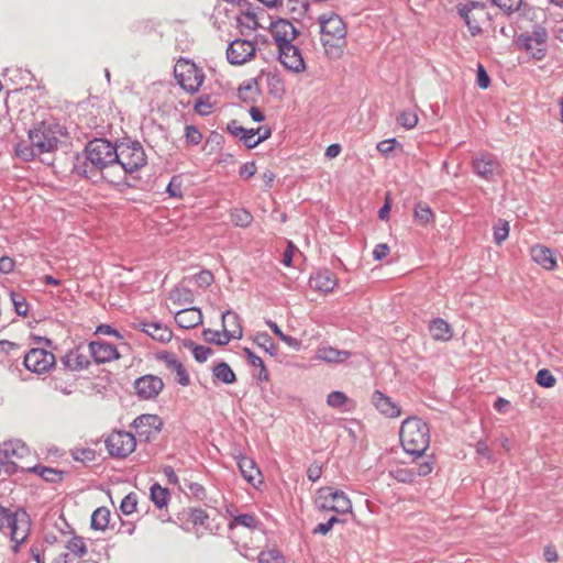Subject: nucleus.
I'll list each match as a JSON object with an SVG mask.
<instances>
[{"mask_svg":"<svg viewBox=\"0 0 563 563\" xmlns=\"http://www.w3.org/2000/svg\"><path fill=\"white\" fill-rule=\"evenodd\" d=\"M389 474L399 483L410 484L415 481V473L408 468L399 467L390 471Z\"/></svg>","mask_w":563,"mask_h":563,"instance_id":"56","label":"nucleus"},{"mask_svg":"<svg viewBox=\"0 0 563 563\" xmlns=\"http://www.w3.org/2000/svg\"><path fill=\"white\" fill-rule=\"evenodd\" d=\"M166 192L172 198H183V178L180 175H174L166 187Z\"/></svg>","mask_w":563,"mask_h":563,"instance_id":"55","label":"nucleus"},{"mask_svg":"<svg viewBox=\"0 0 563 563\" xmlns=\"http://www.w3.org/2000/svg\"><path fill=\"white\" fill-rule=\"evenodd\" d=\"M268 93L275 98H282L285 93V84L278 74H267Z\"/></svg>","mask_w":563,"mask_h":563,"instance_id":"40","label":"nucleus"},{"mask_svg":"<svg viewBox=\"0 0 563 563\" xmlns=\"http://www.w3.org/2000/svg\"><path fill=\"white\" fill-rule=\"evenodd\" d=\"M19 516L16 523L9 530L12 543H24L31 530V521L27 512L23 509H19Z\"/></svg>","mask_w":563,"mask_h":563,"instance_id":"23","label":"nucleus"},{"mask_svg":"<svg viewBox=\"0 0 563 563\" xmlns=\"http://www.w3.org/2000/svg\"><path fill=\"white\" fill-rule=\"evenodd\" d=\"M548 37L547 29L540 24H536L531 32L519 34L516 44L519 49L529 53L534 59L541 60L547 54Z\"/></svg>","mask_w":563,"mask_h":563,"instance_id":"6","label":"nucleus"},{"mask_svg":"<svg viewBox=\"0 0 563 563\" xmlns=\"http://www.w3.org/2000/svg\"><path fill=\"white\" fill-rule=\"evenodd\" d=\"M493 4L498 7L506 15L518 12L526 7L523 0H492Z\"/></svg>","mask_w":563,"mask_h":563,"instance_id":"48","label":"nucleus"},{"mask_svg":"<svg viewBox=\"0 0 563 563\" xmlns=\"http://www.w3.org/2000/svg\"><path fill=\"white\" fill-rule=\"evenodd\" d=\"M431 336L437 341L446 342L453 336L451 325L442 318L433 319L429 324Z\"/></svg>","mask_w":563,"mask_h":563,"instance_id":"32","label":"nucleus"},{"mask_svg":"<svg viewBox=\"0 0 563 563\" xmlns=\"http://www.w3.org/2000/svg\"><path fill=\"white\" fill-rule=\"evenodd\" d=\"M485 9V4L478 1H471L457 8V12L464 20L472 36L481 35L483 33L481 23L485 19L490 18Z\"/></svg>","mask_w":563,"mask_h":563,"instance_id":"11","label":"nucleus"},{"mask_svg":"<svg viewBox=\"0 0 563 563\" xmlns=\"http://www.w3.org/2000/svg\"><path fill=\"white\" fill-rule=\"evenodd\" d=\"M372 404L382 415L388 418H397L401 413L400 407L380 390H375L373 393Z\"/></svg>","mask_w":563,"mask_h":563,"instance_id":"22","label":"nucleus"},{"mask_svg":"<svg viewBox=\"0 0 563 563\" xmlns=\"http://www.w3.org/2000/svg\"><path fill=\"white\" fill-rule=\"evenodd\" d=\"M212 375L218 380L224 384H234L236 382V375L225 362H220L212 368Z\"/></svg>","mask_w":563,"mask_h":563,"instance_id":"38","label":"nucleus"},{"mask_svg":"<svg viewBox=\"0 0 563 563\" xmlns=\"http://www.w3.org/2000/svg\"><path fill=\"white\" fill-rule=\"evenodd\" d=\"M413 214L416 220L421 224H427L433 221L434 214L428 203L419 201L415 206Z\"/></svg>","mask_w":563,"mask_h":563,"instance_id":"45","label":"nucleus"},{"mask_svg":"<svg viewBox=\"0 0 563 563\" xmlns=\"http://www.w3.org/2000/svg\"><path fill=\"white\" fill-rule=\"evenodd\" d=\"M258 560H260V562H266V563H269L271 561H273L274 563H282L283 556L279 554L278 551L271 550L267 552H265V551L261 552Z\"/></svg>","mask_w":563,"mask_h":563,"instance_id":"64","label":"nucleus"},{"mask_svg":"<svg viewBox=\"0 0 563 563\" xmlns=\"http://www.w3.org/2000/svg\"><path fill=\"white\" fill-rule=\"evenodd\" d=\"M262 130L263 126L257 129H245V132L241 136V142H243L247 148L256 147L261 142L269 139L272 135V130L265 129L264 134H261L257 139H255V135L261 133Z\"/></svg>","mask_w":563,"mask_h":563,"instance_id":"34","label":"nucleus"},{"mask_svg":"<svg viewBox=\"0 0 563 563\" xmlns=\"http://www.w3.org/2000/svg\"><path fill=\"white\" fill-rule=\"evenodd\" d=\"M320 32L330 38H322L323 46L333 47L336 49V55L342 54L341 47L345 43L346 26L340 15L334 12L322 14L319 16Z\"/></svg>","mask_w":563,"mask_h":563,"instance_id":"5","label":"nucleus"},{"mask_svg":"<svg viewBox=\"0 0 563 563\" xmlns=\"http://www.w3.org/2000/svg\"><path fill=\"white\" fill-rule=\"evenodd\" d=\"M530 255L534 263L548 271H553L556 267V260L554 252L541 244H536L530 249Z\"/></svg>","mask_w":563,"mask_h":563,"instance_id":"25","label":"nucleus"},{"mask_svg":"<svg viewBox=\"0 0 563 563\" xmlns=\"http://www.w3.org/2000/svg\"><path fill=\"white\" fill-rule=\"evenodd\" d=\"M56 363L55 355L45 349H31L23 357L24 367L35 374L47 373Z\"/></svg>","mask_w":563,"mask_h":563,"instance_id":"12","label":"nucleus"},{"mask_svg":"<svg viewBox=\"0 0 563 563\" xmlns=\"http://www.w3.org/2000/svg\"><path fill=\"white\" fill-rule=\"evenodd\" d=\"M174 74L178 85L190 95L198 92L205 80L203 71L189 60H178Z\"/></svg>","mask_w":563,"mask_h":563,"instance_id":"7","label":"nucleus"},{"mask_svg":"<svg viewBox=\"0 0 563 563\" xmlns=\"http://www.w3.org/2000/svg\"><path fill=\"white\" fill-rule=\"evenodd\" d=\"M309 284L316 290L331 292L338 284V278L329 268H321L310 276Z\"/></svg>","mask_w":563,"mask_h":563,"instance_id":"21","label":"nucleus"},{"mask_svg":"<svg viewBox=\"0 0 563 563\" xmlns=\"http://www.w3.org/2000/svg\"><path fill=\"white\" fill-rule=\"evenodd\" d=\"M137 496L135 493L128 494L121 501L120 510L123 515H131L136 510Z\"/></svg>","mask_w":563,"mask_h":563,"instance_id":"57","label":"nucleus"},{"mask_svg":"<svg viewBox=\"0 0 563 563\" xmlns=\"http://www.w3.org/2000/svg\"><path fill=\"white\" fill-rule=\"evenodd\" d=\"M90 357L89 351L86 352L84 345L79 344L60 357V364L67 371L80 372L90 366Z\"/></svg>","mask_w":563,"mask_h":563,"instance_id":"16","label":"nucleus"},{"mask_svg":"<svg viewBox=\"0 0 563 563\" xmlns=\"http://www.w3.org/2000/svg\"><path fill=\"white\" fill-rule=\"evenodd\" d=\"M266 324L269 327V329L273 331V333L278 336L283 342H285L288 346L292 347L294 350L298 351L301 347V341L298 339L285 334L282 329L278 327V324L272 320H267Z\"/></svg>","mask_w":563,"mask_h":563,"instance_id":"41","label":"nucleus"},{"mask_svg":"<svg viewBox=\"0 0 563 563\" xmlns=\"http://www.w3.org/2000/svg\"><path fill=\"white\" fill-rule=\"evenodd\" d=\"M349 402H351L349 397L343 391H340V390L331 391L327 396V405L331 408L340 409L342 411H347L349 409L345 408L344 406Z\"/></svg>","mask_w":563,"mask_h":563,"instance_id":"43","label":"nucleus"},{"mask_svg":"<svg viewBox=\"0 0 563 563\" xmlns=\"http://www.w3.org/2000/svg\"><path fill=\"white\" fill-rule=\"evenodd\" d=\"M255 51L251 41L236 38L227 48V59L231 65H243L255 56Z\"/></svg>","mask_w":563,"mask_h":563,"instance_id":"15","label":"nucleus"},{"mask_svg":"<svg viewBox=\"0 0 563 563\" xmlns=\"http://www.w3.org/2000/svg\"><path fill=\"white\" fill-rule=\"evenodd\" d=\"M172 299L179 305H190L194 302L195 297L191 289L183 286H177L172 291Z\"/></svg>","mask_w":563,"mask_h":563,"instance_id":"46","label":"nucleus"},{"mask_svg":"<svg viewBox=\"0 0 563 563\" xmlns=\"http://www.w3.org/2000/svg\"><path fill=\"white\" fill-rule=\"evenodd\" d=\"M196 283L201 288L209 287L213 282V275L209 271H201L195 275Z\"/></svg>","mask_w":563,"mask_h":563,"instance_id":"63","label":"nucleus"},{"mask_svg":"<svg viewBox=\"0 0 563 563\" xmlns=\"http://www.w3.org/2000/svg\"><path fill=\"white\" fill-rule=\"evenodd\" d=\"M110 521V510L106 507L97 508L91 515L90 527L93 530L103 531Z\"/></svg>","mask_w":563,"mask_h":563,"instance_id":"39","label":"nucleus"},{"mask_svg":"<svg viewBox=\"0 0 563 563\" xmlns=\"http://www.w3.org/2000/svg\"><path fill=\"white\" fill-rule=\"evenodd\" d=\"M280 63L294 73H301L306 69V64L298 46L294 44L278 46Z\"/></svg>","mask_w":563,"mask_h":563,"instance_id":"18","label":"nucleus"},{"mask_svg":"<svg viewBox=\"0 0 563 563\" xmlns=\"http://www.w3.org/2000/svg\"><path fill=\"white\" fill-rule=\"evenodd\" d=\"M19 510L15 512H12L9 508L3 507L0 505V531L7 532L10 530V528L16 523V520L19 519Z\"/></svg>","mask_w":563,"mask_h":563,"instance_id":"42","label":"nucleus"},{"mask_svg":"<svg viewBox=\"0 0 563 563\" xmlns=\"http://www.w3.org/2000/svg\"><path fill=\"white\" fill-rule=\"evenodd\" d=\"M254 342L260 346L263 347L267 353L271 355H276L277 349L276 345L272 339V336L266 332L257 333Z\"/></svg>","mask_w":563,"mask_h":563,"instance_id":"53","label":"nucleus"},{"mask_svg":"<svg viewBox=\"0 0 563 563\" xmlns=\"http://www.w3.org/2000/svg\"><path fill=\"white\" fill-rule=\"evenodd\" d=\"M494 242L501 245L509 235V222L504 219H498L493 228Z\"/></svg>","mask_w":563,"mask_h":563,"instance_id":"47","label":"nucleus"},{"mask_svg":"<svg viewBox=\"0 0 563 563\" xmlns=\"http://www.w3.org/2000/svg\"><path fill=\"white\" fill-rule=\"evenodd\" d=\"M71 456L75 461L91 462L96 459V452L90 448H77L71 451Z\"/></svg>","mask_w":563,"mask_h":563,"instance_id":"59","label":"nucleus"},{"mask_svg":"<svg viewBox=\"0 0 563 563\" xmlns=\"http://www.w3.org/2000/svg\"><path fill=\"white\" fill-rule=\"evenodd\" d=\"M397 123L406 130H411L418 124V115L412 110H404L397 117Z\"/></svg>","mask_w":563,"mask_h":563,"instance_id":"52","label":"nucleus"},{"mask_svg":"<svg viewBox=\"0 0 563 563\" xmlns=\"http://www.w3.org/2000/svg\"><path fill=\"white\" fill-rule=\"evenodd\" d=\"M139 329L158 342H169L172 339V331L161 322H145L139 323Z\"/></svg>","mask_w":563,"mask_h":563,"instance_id":"28","label":"nucleus"},{"mask_svg":"<svg viewBox=\"0 0 563 563\" xmlns=\"http://www.w3.org/2000/svg\"><path fill=\"white\" fill-rule=\"evenodd\" d=\"M238 95L241 101L250 104H254L257 101V97L261 95V88L257 78H251L243 81L238 89Z\"/></svg>","mask_w":563,"mask_h":563,"instance_id":"30","label":"nucleus"},{"mask_svg":"<svg viewBox=\"0 0 563 563\" xmlns=\"http://www.w3.org/2000/svg\"><path fill=\"white\" fill-rule=\"evenodd\" d=\"M317 505L320 510L347 514L352 511V503L346 494L332 487H322L318 490Z\"/></svg>","mask_w":563,"mask_h":563,"instance_id":"8","label":"nucleus"},{"mask_svg":"<svg viewBox=\"0 0 563 563\" xmlns=\"http://www.w3.org/2000/svg\"><path fill=\"white\" fill-rule=\"evenodd\" d=\"M140 437L150 440L153 435L161 432L163 428V420L157 415L145 413L136 417L132 424Z\"/></svg>","mask_w":563,"mask_h":563,"instance_id":"17","label":"nucleus"},{"mask_svg":"<svg viewBox=\"0 0 563 563\" xmlns=\"http://www.w3.org/2000/svg\"><path fill=\"white\" fill-rule=\"evenodd\" d=\"M159 358L165 362V365L169 371L176 373L179 385L188 386L190 384V378L185 366L178 361L175 354L164 352L161 354Z\"/></svg>","mask_w":563,"mask_h":563,"instance_id":"29","label":"nucleus"},{"mask_svg":"<svg viewBox=\"0 0 563 563\" xmlns=\"http://www.w3.org/2000/svg\"><path fill=\"white\" fill-rule=\"evenodd\" d=\"M107 451L111 457L125 459L136 448L135 437L124 430H113L104 440Z\"/></svg>","mask_w":563,"mask_h":563,"instance_id":"9","label":"nucleus"},{"mask_svg":"<svg viewBox=\"0 0 563 563\" xmlns=\"http://www.w3.org/2000/svg\"><path fill=\"white\" fill-rule=\"evenodd\" d=\"M474 173L481 178L494 181L501 172V165L492 153H481L472 159Z\"/></svg>","mask_w":563,"mask_h":563,"instance_id":"13","label":"nucleus"},{"mask_svg":"<svg viewBox=\"0 0 563 563\" xmlns=\"http://www.w3.org/2000/svg\"><path fill=\"white\" fill-rule=\"evenodd\" d=\"M10 298H11V301H12V305L14 307V311L16 312V314H19L21 317H26L29 313L30 306H29V302L26 301L25 297L20 292L11 291Z\"/></svg>","mask_w":563,"mask_h":563,"instance_id":"50","label":"nucleus"},{"mask_svg":"<svg viewBox=\"0 0 563 563\" xmlns=\"http://www.w3.org/2000/svg\"><path fill=\"white\" fill-rule=\"evenodd\" d=\"M271 32L277 46L291 44V42L299 34L294 24L285 19H279L278 21L272 23Z\"/></svg>","mask_w":563,"mask_h":563,"instance_id":"20","label":"nucleus"},{"mask_svg":"<svg viewBox=\"0 0 563 563\" xmlns=\"http://www.w3.org/2000/svg\"><path fill=\"white\" fill-rule=\"evenodd\" d=\"M351 357V352L346 350H338L333 346H320L316 351V360L325 363L341 364Z\"/></svg>","mask_w":563,"mask_h":563,"instance_id":"27","label":"nucleus"},{"mask_svg":"<svg viewBox=\"0 0 563 563\" xmlns=\"http://www.w3.org/2000/svg\"><path fill=\"white\" fill-rule=\"evenodd\" d=\"M221 319L222 327H230V330H240L243 333L241 318L236 312L232 310H225L222 312Z\"/></svg>","mask_w":563,"mask_h":563,"instance_id":"51","label":"nucleus"},{"mask_svg":"<svg viewBox=\"0 0 563 563\" xmlns=\"http://www.w3.org/2000/svg\"><path fill=\"white\" fill-rule=\"evenodd\" d=\"M205 341L219 346L227 345L232 339H241L242 332L240 330H229L223 327L222 331L205 329L202 332Z\"/></svg>","mask_w":563,"mask_h":563,"instance_id":"24","label":"nucleus"},{"mask_svg":"<svg viewBox=\"0 0 563 563\" xmlns=\"http://www.w3.org/2000/svg\"><path fill=\"white\" fill-rule=\"evenodd\" d=\"M150 499L158 508L167 507L170 500V493L168 488L162 487L158 483H154L150 488Z\"/></svg>","mask_w":563,"mask_h":563,"instance_id":"36","label":"nucleus"},{"mask_svg":"<svg viewBox=\"0 0 563 563\" xmlns=\"http://www.w3.org/2000/svg\"><path fill=\"white\" fill-rule=\"evenodd\" d=\"M88 350L90 356L97 364H103L120 358L117 346L102 340L91 341L88 344Z\"/></svg>","mask_w":563,"mask_h":563,"instance_id":"19","label":"nucleus"},{"mask_svg":"<svg viewBox=\"0 0 563 563\" xmlns=\"http://www.w3.org/2000/svg\"><path fill=\"white\" fill-rule=\"evenodd\" d=\"M185 139L189 145H198L202 140V134L195 125H186Z\"/></svg>","mask_w":563,"mask_h":563,"instance_id":"60","label":"nucleus"},{"mask_svg":"<svg viewBox=\"0 0 563 563\" xmlns=\"http://www.w3.org/2000/svg\"><path fill=\"white\" fill-rule=\"evenodd\" d=\"M399 437L404 450L411 455L421 456L430 445V428L418 417L402 421Z\"/></svg>","mask_w":563,"mask_h":563,"instance_id":"4","label":"nucleus"},{"mask_svg":"<svg viewBox=\"0 0 563 563\" xmlns=\"http://www.w3.org/2000/svg\"><path fill=\"white\" fill-rule=\"evenodd\" d=\"M175 322L183 329H192L202 323V312L197 307H188L175 313Z\"/></svg>","mask_w":563,"mask_h":563,"instance_id":"26","label":"nucleus"},{"mask_svg":"<svg viewBox=\"0 0 563 563\" xmlns=\"http://www.w3.org/2000/svg\"><path fill=\"white\" fill-rule=\"evenodd\" d=\"M66 549L78 558H82L88 553L87 545L82 537L74 536L67 543Z\"/></svg>","mask_w":563,"mask_h":563,"instance_id":"49","label":"nucleus"},{"mask_svg":"<svg viewBox=\"0 0 563 563\" xmlns=\"http://www.w3.org/2000/svg\"><path fill=\"white\" fill-rule=\"evenodd\" d=\"M239 468L243 478L254 487H256V479L261 476V471L255 461L247 456H242L238 461Z\"/></svg>","mask_w":563,"mask_h":563,"instance_id":"31","label":"nucleus"},{"mask_svg":"<svg viewBox=\"0 0 563 563\" xmlns=\"http://www.w3.org/2000/svg\"><path fill=\"white\" fill-rule=\"evenodd\" d=\"M114 175L111 178L112 185L125 183L126 176L140 170L147 164V155L143 145L130 137H123L115 142Z\"/></svg>","mask_w":563,"mask_h":563,"instance_id":"3","label":"nucleus"},{"mask_svg":"<svg viewBox=\"0 0 563 563\" xmlns=\"http://www.w3.org/2000/svg\"><path fill=\"white\" fill-rule=\"evenodd\" d=\"M185 346L192 350L194 357L199 363L206 362L212 354V350L210 347L195 344L191 341L189 343H185Z\"/></svg>","mask_w":563,"mask_h":563,"instance_id":"54","label":"nucleus"},{"mask_svg":"<svg viewBox=\"0 0 563 563\" xmlns=\"http://www.w3.org/2000/svg\"><path fill=\"white\" fill-rule=\"evenodd\" d=\"M536 382L542 387L551 388L555 385L556 379L549 369L542 368L537 373Z\"/></svg>","mask_w":563,"mask_h":563,"instance_id":"58","label":"nucleus"},{"mask_svg":"<svg viewBox=\"0 0 563 563\" xmlns=\"http://www.w3.org/2000/svg\"><path fill=\"white\" fill-rule=\"evenodd\" d=\"M338 522H341V520L339 519V517L336 516H332L331 518H329V520L327 522H321L319 525H317L313 530H312V533L313 534H327L328 532L331 531V529L333 528L334 523H338Z\"/></svg>","mask_w":563,"mask_h":563,"instance_id":"61","label":"nucleus"},{"mask_svg":"<svg viewBox=\"0 0 563 563\" xmlns=\"http://www.w3.org/2000/svg\"><path fill=\"white\" fill-rule=\"evenodd\" d=\"M30 473L36 474L47 483H59L63 481V472L41 464L29 467Z\"/></svg>","mask_w":563,"mask_h":563,"instance_id":"35","label":"nucleus"},{"mask_svg":"<svg viewBox=\"0 0 563 563\" xmlns=\"http://www.w3.org/2000/svg\"><path fill=\"white\" fill-rule=\"evenodd\" d=\"M188 518V520L194 526H200L203 527L207 530H210L209 526V516L206 510L202 508H188L185 509L183 512L178 515V519L181 520L183 518Z\"/></svg>","mask_w":563,"mask_h":563,"instance_id":"33","label":"nucleus"},{"mask_svg":"<svg viewBox=\"0 0 563 563\" xmlns=\"http://www.w3.org/2000/svg\"><path fill=\"white\" fill-rule=\"evenodd\" d=\"M133 387L135 395L141 400L155 399L164 388V382L161 377L152 374L143 375L135 379Z\"/></svg>","mask_w":563,"mask_h":563,"instance_id":"14","label":"nucleus"},{"mask_svg":"<svg viewBox=\"0 0 563 563\" xmlns=\"http://www.w3.org/2000/svg\"><path fill=\"white\" fill-rule=\"evenodd\" d=\"M117 157L115 144L106 139H93L87 143L82 153L75 156L73 172L92 181L104 179L111 184Z\"/></svg>","mask_w":563,"mask_h":563,"instance_id":"1","label":"nucleus"},{"mask_svg":"<svg viewBox=\"0 0 563 563\" xmlns=\"http://www.w3.org/2000/svg\"><path fill=\"white\" fill-rule=\"evenodd\" d=\"M230 219L235 227L245 229L253 222V214L245 208H232Z\"/></svg>","mask_w":563,"mask_h":563,"instance_id":"37","label":"nucleus"},{"mask_svg":"<svg viewBox=\"0 0 563 563\" xmlns=\"http://www.w3.org/2000/svg\"><path fill=\"white\" fill-rule=\"evenodd\" d=\"M60 125L54 119H45L29 130V141L15 145V155L24 162H31L43 154H51L58 147Z\"/></svg>","mask_w":563,"mask_h":563,"instance_id":"2","label":"nucleus"},{"mask_svg":"<svg viewBox=\"0 0 563 563\" xmlns=\"http://www.w3.org/2000/svg\"><path fill=\"white\" fill-rule=\"evenodd\" d=\"M29 454V448L20 440L4 442L0 446V475H12L18 472L19 466L14 459H22Z\"/></svg>","mask_w":563,"mask_h":563,"instance_id":"10","label":"nucleus"},{"mask_svg":"<svg viewBox=\"0 0 563 563\" xmlns=\"http://www.w3.org/2000/svg\"><path fill=\"white\" fill-rule=\"evenodd\" d=\"M214 103L212 96L205 93L197 98L194 109L199 115L206 117L212 112Z\"/></svg>","mask_w":563,"mask_h":563,"instance_id":"44","label":"nucleus"},{"mask_svg":"<svg viewBox=\"0 0 563 563\" xmlns=\"http://www.w3.org/2000/svg\"><path fill=\"white\" fill-rule=\"evenodd\" d=\"M234 522L246 528H255L257 519L252 514H241L234 518Z\"/></svg>","mask_w":563,"mask_h":563,"instance_id":"62","label":"nucleus"}]
</instances>
